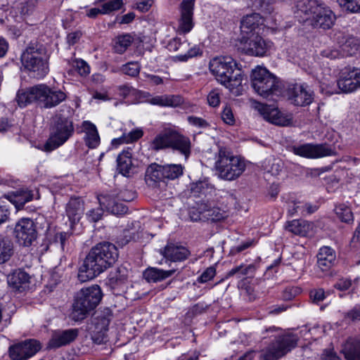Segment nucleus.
Here are the masks:
<instances>
[{
	"label": "nucleus",
	"instance_id": "f257e3e1",
	"mask_svg": "<svg viewBox=\"0 0 360 360\" xmlns=\"http://www.w3.org/2000/svg\"><path fill=\"white\" fill-rule=\"evenodd\" d=\"M294 14L299 22L314 28L329 29L335 21L332 10L318 0L298 1Z\"/></svg>",
	"mask_w": 360,
	"mask_h": 360
},
{
	"label": "nucleus",
	"instance_id": "f03ea898",
	"mask_svg": "<svg viewBox=\"0 0 360 360\" xmlns=\"http://www.w3.org/2000/svg\"><path fill=\"white\" fill-rule=\"evenodd\" d=\"M242 65L229 56L213 58L209 63V69L216 79L235 94L242 91L243 72Z\"/></svg>",
	"mask_w": 360,
	"mask_h": 360
},
{
	"label": "nucleus",
	"instance_id": "7ed1b4c3",
	"mask_svg": "<svg viewBox=\"0 0 360 360\" xmlns=\"http://www.w3.org/2000/svg\"><path fill=\"white\" fill-rule=\"evenodd\" d=\"M66 98L67 96L63 91L51 88L45 84H40L19 90L16 101L21 108L31 103H36L41 108H52L59 105Z\"/></svg>",
	"mask_w": 360,
	"mask_h": 360
},
{
	"label": "nucleus",
	"instance_id": "20e7f679",
	"mask_svg": "<svg viewBox=\"0 0 360 360\" xmlns=\"http://www.w3.org/2000/svg\"><path fill=\"white\" fill-rule=\"evenodd\" d=\"M21 63L31 77L41 79L49 72L46 48L37 41L27 45L21 55Z\"/></svg>",
	"mask_w": 360,
	"mask_h": 360
},
{
	"label": "nucleus",
	"instance_id": "39448f33",
	"mask_svg": "<svg viewBox=\"0 0 360 360\" xmlns=\"http://www.w3.org/2000/svg\"><path fill=\"white\" fill-rule=\"evenodd\" d=\"M103 293L98 285L81 289L75 296L70 318L75 321L84 320L101 302Z\"/></svg>",
	"mask_w": 360,
	"mask_h": 360
},
{
	"label": "nucleus",
	"instance_id": "423d86ee",
	"mask_svg": "<svg viewBox=\"0 0 360 360\" xmlns=\"http://www.w3.org/2000/svg\"><path fill=\"white\" fill-rule=\"evenodd\" d=\"M252 86L260 96L276 100L281 93V87L278 79L265 67L257 65L251 73Z\"/></svg>",
	"mask_w": 360,
	"mask_h": 360
},
{
	"label": "nucleus",
	"instance_id": "0eeeda50",
	"mask_svg": "<svg viewBox=\"0 0 360 360\" xmlns=\"http://www.w3.org/2000/svg\"><path fill=\"white\" fill-rule=\"evenodd\" d=\"M214 167L219 178L233 181L243 173L246 164L245 160L240 156L233 155L225 148H220L215 155Z\"/></svg>",
	"mask_w": 360,
	"mask_h": 360
},
{
	"label": "nucleus",
	"instance_id": "6e6552de",
	"mask_svg": "<svg viewBox=\"0 0 360 360\" xmlns=\"http://www.w3.org/2000/svg\"><path fill=\"white\" fill-rule=\"evenodd\" d=\"M75 131L71 118L61 113L53 117L51 134L44 147L46 151H51L63 145L73 134Z\"/></svg>",
	"mask_w": 360,
	"mask_h": 360
},
{
	"label": "nucleus",
	"instance_id": "1a4fd4ad",
	"mask_svg": "<svg viewBox=\"0 0 360 360\" xmlns=\"http://www.w3.org/2000/svg\"><path fill=\"white\" fill-rule=\"evenodd\" d=\"M298 334L286 333L281 336H274L269 343L261 350V360H278L295 347Z\"/></svg>",
	"mask_w": 360,
	"mask_h": 360
},
{
	"label": "nucleus",
	"instance_id": "9d476101",
	"mask_svg": "<svg viewBox=\"0 0 360 360\" xmlns=\"http://www.w3.org/2000/svg\"><path fill=\"white\" fill-rule=\"evenodd\" d=\"M359 46L358 39L338 32L335 36L334 45L323 49L321 54L330 59L352 56L357 53Z\"/></svg>",
	"mask_w": 360,
	"mask_h": 360
},
{
	"label": "nucleus",
	"instance_id": "9b49d317",
	"mask_svg": "<svg viewBox=\"0 0 360 360\" xmlns=\"http://www.w3.org/2000/svg\"><path fill=\"white\" fill-rule=\"evenodd\" d=\"M275 21L276 19H274L273 16L263 19L258 13L247 15L240 22L241 37H254L257 34H264L266 29L274 32L278 30Z\"/></svg>",
	"mask_w": 360,
	"mask_h": 360
},
{
	"label": "nucleus",
	"instance_id": "f8f14e48",
	"mask_svg": "<svg viewBox=\"0 0 360 360\" xmlns=\"http://www.w3.org/2000/svg\"><path fill=\"white\" fill-rule=\"evenodd\" d=\"M262 34L254 37L243 36L240 37V44L243 46L245 52L250 56L264 57L269 55L275 50L274 43L261 36Z\"/></svg>",
	"mask_w": 360,
	"mask_h": 360
},
{
	"label": "nucleus",
	"instance_id": "ddd939ff",
	"mask_svg": "<svg viewBox=\"0 0 360 360\" xmlns=\"http://www.w3.org/2000/svg\"><path fill=\"white\" fill-rule=\"evenodd\" d=\"M338 84L342 93L352 94L360 89V68L347 65L338 73Z\"/></svg>",
	"mask_w": 360,
	"mask_h": 360
},
{
	"label": "nucleus",
	"instance_id": "4468645a",
	"mask_svg": "<svg viewBox=\"0 0 360 360\" xmlns=\"http://www.w3.org/2000/svg\"><path fill=\"white\" fill-rule=\"evenodd\" d=\"M110 266L103 260L98 259L89 252L79 269L78 279L82 283L88 281L98 276Z\"/></svg>",
	"mask_w": 360,
	"mask_h": 360
},
{
	"label": "nucleus",
	"instance_id": "2eb2a0df",
	"mask_svg": "<svg viewBox=\"0 0 360 360\" xmlns=\"http://www.w3.org/2000/svg\"><path fill=\"white\" fill-rule=\"evenodd\" d=\"M255 109L262 117L274 124L278 126H288L292 121V115L290 113H283L274 105H269L257 103Z\"/></svg>",
	"mask_w": 360,
	"mask_h": 360
},
{
	"label": "nucleus",
	"instance_id": "dca6fc26",
	"mask_svg": "<svg viewBox=\"0 0 360 360\" xmlns=\"http://www.w3.org/2000/svg\"><path fill=\"white\" fill-rule=\"evenodd\" d=\"M189 216L192 221H217L227 217V213L219 207H211L206 203L198 205V207H193L189 211Z\"/></svg>",
	"mask_w": 360,
	"mask_h": 360
},
{
	"label": "nucleus",
	"instance_id": "f3484780",
	"mask_svg": "<svg viewBox=\"0 0 360 360\" xmlns=\"http://www.w3.org/2000/svg\"><path fill=\"white\" fill-rule=\"evenodd\" d=\"M18 243L23 246H30L37 239V231L34 221L29 218L20 219L14 230Z\"/></svg>",
	"mask_w": 360,
	"mask_h": 360
},
{
	"label": "nucleus",
	"instance_id": "a211bd4d",
	"mask_svg": "<svg viewBox=\"0 0 360 360\" xmlns=\"http://www.w3.org/2000/svg\"><path fill=\"white\" fill-rule=\"evenodd\" d=\"M194 2L195 0H184L181 4L180 17L176 27V32L179 34H188L193 28Z\"/></svg>",
	"mask_w": 360,
	"mask_h": 360
},
{
	"label": "nucleus",
	"instance_id": "6ab92c4d",
	"mask_svg": "<svg viewBox=\"0 0 360 360\" xmlns=\"http://www.w3.org/2000/svg\"><path fill=\"white\" fill-rule=\"evenodd\" d=\"M39 342L35 340H25L9 348V355L13 360H26L34 356L39 349Z\"/></svg>",
	"mask_w": 360,
	"mask_h": 360
},
{
	"label": "nucleus",
	"instance_id": "aec40b11",
	"mask_svg": "<svg viewBox=\"0 0 360 360\" xmlns=\"http://www.w3.org/2000/svg\"><path fill=\"white\" fill-rule=\"evenodd\" d=\"M293 153L303 158L316 159L333 155L332 149L325 144L304 143L293 147Z\"/></svg>",
	"mask_w": 360,
	"mask_h": 360
},
{
	"label": "nucleus",
	"instance_id": "412c9836",
	"mask_svg": "<svg viewBox=\"0 0 360 360\" xmlns=\"http://www.w3.org/2000/svg\"><path fill=\"white\" fill-rule=\"evenodd\" d=\"M288 98L295 105L306 106L312 103L314 94L305 84H297L289 91Z\"/></svg>",
	"mask_w": 360,
	"mask_h": 360
},
{
	"label": "nucleus",
	"instance_id": "4be33fe9",
	"mask_svg": "<svg viewBox=\"0 0 360 360\" xmlns=\"http://www.w3.org/2000/svg\"><path fill=\"white\" fill-rule=\"evenodd\" d=\"M89 252L98 259L103 260L109 266H112L116 262L119 255L116 246L108 242L97 244Z\"/></svg>",
	"mask_w": 360,
	"mask_h": 360
},
{
	"label": "nucleus",
	"instance_id": "5701e85b",
	"mask_svg": "<svg viewBox=\"0 0 360 360\" xmlns=\"http://www.w3.org/2000/svg\"><path fill=\"white\" fill-rule=\"evenodd\" d=\"M103 316H99L94 324V329L92 330L91 335L93 342L97 345L103 343L105 338L108 330V326L111 321L112 311L109 309H106Z\"/></svg>",
	"mask_w": 360,
	"mask_h": 360
},
{
	"label": "nucleus",
	"instance_id": "b1692460",
	"mask_svg": "<svg viewBox=\"0 0 360 360\" xmlns=\"http://www.w3.org/2000/svg\"><path fill=\"white\" fill-rule=\"evenodd\" d=\"M78 336V329L71 328L64 330H56L52 334L48 347L56 349L73 342Z\"/></svg>",
	"mask_w": 360,
	"mask_h": 360
},
{
	"label": "nucleus",
	"instance_id": "393cba45",
	"mask_svg": "<svg viewBox=\"0 0 360 360\" xmlns=\"http://www.w3.org/2000/svg\"><path fill=\"white\" fill-rule=\"evenodd\" d=\"M98 200L101 207L103 206L108 212L113 214H123L127 211V207L118 202L115 193L101 195L98 196Z\"/></svg>",
	"mask_w": 360,
	"mask_h": 360
},
{
	"label": "nucleus",
	"instance_id": "a878e982",
	"mask_svg": "<svg viewBox=\"0 0 360 360\" xmlns=\"http://www.w3.org/2000/svg\"><path fill=\"white\" fill-rule=\"evenodd\" d=\"M30 277L27 273L22 270H16L8 276L7 281L9 286L22 292L29 288Z\"/></svg>",
	"mask_w": 360,
	"mask_h": 360
},
{
	"label": "nucleus",
	"instance_id": "bb28decb",
	"mask_svg": "<svg viewBox=\"0 0 360 360\" xmlns=\"http://www.w3.org/2000/svg\"><path fill=\"white\" fill-rule=\"evenodd\" d=\"M162 255L165 259L172 262H181L188 258L190 251L184 246L169 244L165 247Z\"/></svg>",
	"mask_w": 360,
	"mask_h": 360
},
{
	"label": "nucleus",
	"instance_id": "cd10ccee",
	"mask_svg": "<svg viewBox=\"0 0 360 360\" xmlns=\"http://www.w3.org/2000/svg\"><path fill=\"white\" fill-rule=\"evenodd\" d=\"M340 352L347 360H360V338H349L342 344Z\"/></svg>",
	"mask_w": 360,
	"mask_h": 360
},
{
	"label": "nucleus",
	"instance_id": "c85d7f7f",
	"mask_svg": "<svg viewBox=\"0 0 360 360\" xmlns=\"http://www.w3.org/2000/svg\"><path fill=\"white\" fill-rule=\"evenodd\" d=\"M128 277V271L125 267H118L114 271H111L108 277V285L112 290L118 291L117 294L120 293V290L124 288L126 285Z\"/></svg>",
	"mask_w": 360,
	"mask_h": 360
},
{
	"label": "nucleus",
	"instance_id": "c756f323",
	"mask_svg": "<svg viewBox=\"0 0 360 360\" xmlns=\"http://www.w3.org/2000/svg\"><path fill=\"white\" fill-rule=\"evenodd\" d=\"M82 131L85 133L84 137L86 145L90 148H96L100 143V136L96 127L89 121L82 123Z\"/></svg>",
	"mask_w": 360,
	"mask_h": 360
},
{
	"label": "nucleus",
	"instance_id": "7c9ffc66",
	"mask_svg": "<svg viewBox=\"0 0 360 360\" xmlns=\"http://www.w3.org/2000/svg\"><path fill=\"white\" fill-rule=\"evenodd\" d=\"M334 250L328 246L320 248L317 255V264L322 271L328 270L334 264L335 260Z\"/></svg>",
	"mask_w": 360,
	"mask_h": 360
},
{
	"label": "nucleus",
	"instance_id": "2f4dec72",
	"mask_svg": "<svg viewBox=\"0 0 360 360\" xmlns=\"http://www.w3.org/2000/svg\"><path fill=\"white\" fill-rule=\"evenodd\" d=\"M178 134L179 133L172 124H162L159 133V149L169 148L175 139L174 137L177 136Z\"/></svg>",
	"mask_w": 360,
	"mask_h": 360
},
{
	"label": "nucleus",
	"instance_id": "473e14b6",
	"mask_svg": "<svg viewBox=\"0 0 360 360\" xmlns=\"http://www.w3.org/2000/svg\"><path fill=\"white\" fill-rule=\"evenodd\" d=\"M66 214L72 223L78 221L84 211V204L81 199L72 198L66 205Z\"/></svg>",
	"mask_w": 360,
	"mask_h": 360
},
{
	"label": "nucleus",
	"instance_id": "72a5a7b5",
	"mask_svg": "<svg viewBox=\"0 0 360 360\" xmlns=\"http://www.w3.org/2000/svg\"><path fill=\"white\" fill-rule=\"evenodd\" d=\"M314 224L305 220H292L288 221L285 228L288 231L300 236H306L312 231Z\"/></svg>",
	"mask_w": 360,
	"mask_h": 360
},
{
	"label": "nucleus",
	"instance_id": "f704fd0d",
	"mask_svg": "<svg viewBox=\"0 0 360 360\" xmlns=\"http://www.w3.org/2000/svg\"><path fill=\"white\" fill-rule=\"evenodd\" d=\"M117 169L123 176H128L132 173L131 153L127 150H123L117 158Z\"/></svg>",
	"mask_w": 360,
	"mask_h": 360
},
{
	"label": "nucleus",
	"instance_id": "c9c22d12",
	"mask_svg": "<svg viewBox=\"0 0 360 360\" xmlns=\"http://www.w3.org/2000/svg\"><path fill=\"white\" fill-rule=\"evenodd\" d=\"M69 237L70 234L67 232H59L53 236L50 234L46 249L55 251H63L66 241Z\"/></svg>",
	"mask_w": 360,
	"mask_h": 360
},
{
	"label": "nucleus",
	"instance_id": "e433bc0d",
	"mask_svg": "<svg viewBox=\"0 0 360 360\" xmlns=\"http://www.w3.org/2000/svg\"><path fill=\"white\" fill-rule=\"evenodd\" d=\"M174 139L169 148L179 151L187 160L191 154V143L190 139L180 134Z\"/></svg>",
	"mask_w": 360,
	"mask_h": 360
},
{
	"label": "nucleus",
	"instance_id": "4c0bfd02",
	"mask_svg": "<svg viewBox=\"0 0 360 360\" xmlns=\"http://www.w3.org/2000/svg\"><path fill=\"white\" fill-rule=\"evenodd\" d=\"M34 194L32 191L22 188L13 193L11 202L15 205L17 210H20L25 204L33 199Z\"/></svg>",
	"mask_w": 360,
	"mask_h": 360
},
{
	"label": "nucleus",
	"instance_id": "58836bf2",
	"mask_svg": "<svg viewBox=\"0 0 360 360\" xmlns=\"http://www.w3.org/2000/svg\"><path fill=\"white\" fill-rule=\"evenodd\" d=\"M13 254V243L10 237L0 234V264L8 261Z\"/></svg>",
	"mask_w": 360,
	"mask_h": 360
},
{
	"label": "nucleus",
	"instance_id": "ea45409f",
	"mask_svg": "<svg viewBox=\"0 0 360 360\" xmlns=\"http://www.w3.org/2000/svg\"><path fill=\"white\" fill-rule=\"evenodd\" d=\"M184 167L180 164L159 165V173L164 179L174 180L183 174Z\"/></svg>",
	"mask_w": 360,
	"mask_h": 360
},
{
	"label": "nucleus",
	"instance_id": "a19ab883",
	"mask_svg": "<svg viewBox=\"0 0 360 360\" xmlns=\"http://www.w3.org/2000/svg\"><path fill=\"white\" fill-rule=\"evenodd\" d=\"M144 180L148 187L152 189L157 188L158 165L156 163H152L146 168Z\"/></svg>",
	"mask_w": 360,
	"mask_h": 360
},
{
	"label": "nucleus",
	"instance_id": "79ce46f5",
	"mask_svg": "<svg viewBox=\"0 0 360 360\" xmlns=\"http://www.w3.org/2000/svg\"><path fill=\"white\" fill-rule=\"evenodd\" d=\"M320 88L322 93L326 95H332L334 94H340L342 91L339 87L338 77L335 81L324 78L321 81Z\"/></svg>",
	"mask_w": 360,
	"mask_h": 360
},
{
	"label": "nucleus",
	"instance_id": "37998d69",
	"mask_svg": "<svg viewBox=\"0 0 360 360\" xmlns=\"http://www.w3.org/2000/svg\"><path fill=\"white\" fill-rule=\"evenodd\" d=\"M262 167L266 172L276 176L282 169V162L278 159L270 158L264 161Z\"/></svg>",
	"mask_w": 360,
	"mask_h": 360
},
{
	"label": "nucleus",
	"instance_id": "c03bdc74",
	"mask_svg": "<svg viewBox=\"0 0 360 360\" xmlns=\"http://www.w3.org/2000/svg\"><path fill=\"white\" fill-rule=\"evenodd\" d=\"M335 212L336 216L343 222L349 223L354 219L350 207L345 203L336 205Z\"/></svg>",
	"mask_w": 360,
	"mask_h": 360
},
{
	"label": "nucleus",
	"instance_id": "a18cd8bd",
	"mask_svg": "<svg viewBox=\"0 0 360 360\" xmlns=\"http://www.w3.org/2000/svg\"><path fill=\"white\" fill-rule=\"evenodd\" d=\"M133 41L134 38L129 34H126L117 37L115 44L114 46L115 51L120 54L123 53L131 44Z\"/></svg>",
	"mask_w": 360,
	"mask_h": 360
},
{
	"label": "nucleus",
	"instance_id": "49530a36",
	"mask_svg": "<svg viewBox=\"0 0 360 360\" xmlns=\"http://www.w3.org/2000/svg\"><path fill=\"white\" fill-rule=\"evenodd\" d=\"M184 102L181 96L178 95H162L159 96V105L176 108Z\"/></svg>",
	"mask_w": 360,
	"mask_h": 360
},
{
	"label": "nucleus",
	"instance_id": "de8ad7c7",
	"mask_svg": "<svg viewBox=\"0 0 360 360\" xmlns=\"http://www.w3.org/2000/svg\"><path fill=\"white\" fill-rule=\"evenodd\" d=\"M143 132L141 129H135L131 130L127 134H124L118 139H114L112 143L117 142L118 143H129L136 141L143 136Z\"/></svg>",
	"mask_w": 360,
	"mask_h": 360
},
{
	"label": "nucleus",
	"instance_id": "09e8293b",
	"mask_svg": "<svg viewBox=\"0 0 360 360\" xmlns=\"http://www.w3.org/2000/svg\"><path fill=\"white\" fill-rule=\"evenodd\" d=\"M254 266L252 264H240L236 266L228 271L226 274V278H229L233 276L236 275L238 278H241L243 276L248 275L254 271Z\"/></svg>",
	"mask_w": 360,
	"mask_h": 360
},
{
	"label": "nucleus",
	"instance_id": "8fccbe9b",
	"mask_svg": "<svg viewBox=\"0 0 360 360\" xmlns=\"http://www.w3.org/2000/svg\"><path fill=\"white\" fill-rule=\"evenodd\" d=\"M143 236V233L142 231L137 232H131L129 230H126L124 231V236L122 238H120L117 241L120 245H125L129 241L134 240L137 241L141 239Z\"/></svg>",
	"mask_w": 360,
	"mask_h": 360
},
{
	"label": "nucleus",
	"instance_id": "3c124183",
	"mask_svg": "<svg viewBox=\"0 0 360 360\" xmlns=\"http://www.w3.org/2000/svg\"><path fill=\"white\" fill-rule=\"evenodd\" d=\"M338 2L351 13H360V0H338Z\"/></svg>",
	"mask_w": 360,
	"mask_h": 360
},
{
	"label": "nucleus",
	"instance_id": "603ef678",
	"mask_svg": "<svg viewBox=\"0 0 360 360\" xmlns=\"http://www.w3.org/2000/svg\"><path fill=\"white\" fill-rule=\"evenodd\" d=\"M284 202L287 204L288 212L290 215H294L300 210L299 202H297L294 195H288L283 198Z\"/></svg>",
	"mask_w": 360,
	"mask_h": 360
},
{
	"label": "nucleus",
	"instance_id": "864d4df0",
	"mask_svg": "<svg viewBox=\"0 0 360 360\" xmlns=\"http://www.w3.org/2000/svg\"><path fill=\"white\" fill-rule=\"evenodd\" d=\"M202 53L200 49L195 46L192 48H191L188 52L185 54H179L174 57L175 61H179V62H186L189 58H191L193 57H195L197 56H199Z\"/></svg>",
	"mask_w": 360,
	"mask_h": 360
},
{
	"label": "nucleus",
	"instance_id": "5fc2aeb1",
	"mask_svg": "<svg viewBox=\"0 0 360 360\" xmlns=\"http://www.w3.org/2000/svg\"><path fill=\"white\" fill-rule=\"evenodd\" d=\"M221 91L218 89H212L207 96V103L210 107L217 108L221 102Z\"/></svg>",
	"mask_w": 360,
	"mask_h": 360
},
{
	"label": "nucleus",
	"instance_id": "6e6d98bb",
	"mask_svg": "<svg viewBox=\"0 0 360 360\" xmlns=\"http://www.w3.org/2000/svg\"><path fill=\"white\" fill-rule=\"evenodd\" d=\"M72 65L77 70L81 76H86L90 72V68L84 60L75 59L72 60Z\"/></svg>",
	"mask_w": 360,
	"mask_h": 360
},
{
	"label": "nucleus",
	"instance_id": "4d7b16f0",
	"mask_svg": "<svg viewBox=\"0 0 360 360\" xmlns=\"http://www.w3.org/2000/svg\"><path fill=\"white\" fill-rule=\"evenodd\" d=\"M122 72L131 77H136L140 72V66L137 63L129 62L121 68Z\"/></svg>",
	"mask_w": 360,
	"mask_h": 360
},
{
	"label": "nucleus",
	"instance_id": "13d9d810",
	"mask_svg": "<svg viewBox=\"0 0 360 360\" xmlns=\"http://www.w3.org/2000/svg\"><path fill=\"white\" fill-rule=\"evenodd\" d=\"M210 189L209 184L206 181H199L193 184L191 186V192L195 195H200V194H206Z\"/></svg>",
	"mask_w": 360,
	"mask_h": 360
},
{
	"label": "nucleus",
	"instance_id": "bf43d9fd",
	"mask_svg": "<svg viewBox=\"0 0 360 360\" xmlns=\"http://www.w3.org/2000/svg\"><path fill=\"white\" fill-rule=\"evenodd\" d=\"M123 4L122 0H111L102 4L103 13L108 14L112 11L119 10Z\"/></svg>",
	"mask_w": 360,
	"mask_h": 360
},
{
	"label": "nucleus",
	"instance_id": "052dcab7",
	"mask_svg": "<svg viewBox=\"0 0 360 360\" xmlns=\"http://www.w3.org/2000/svg\"><path fill=\"white\" fill-rule=\"evenodd\" d=\"M115 197L118 200L131 202L136 198V193L131 190L124 189L115 193Z\"/></svg>",
	"mask_w": 360,
	"mask_h": 360
},
{
	"label": "nucleus",
	"instance_id": "680f3d73",
	"mask_svg": "<svg viewBox=\"0 0 360 360\" xmlns=\"http://www.w3.org/2000/svg\"><path fill=\"white\" fill-rule=\"evenodd\" d=\"M216 275V269L214 266L207 268L201 275L198 278V281L201 283H207L211 281Z\"/></svg>",
	"mask_w": 360,
	"mask_h": 360
},
{
	"label": "nucleus",
	"instance_id": "e2e57ef3",
	"mask_svg": "<svg viewBox=\"0 0 360 360\" xmlns=\"http://www.w3.org/2000/svg\"><path fill=\"white\" fill-rule=\"evenodd\" d=\"M321 358L323 360H340V356L332 345L323 350Z\"/></svg>",
	"mask_w": 360,
	"mask_h": 360
},
{
	"label": "nucleus",
	"instance_id": "0e129e2a",
	"mask_svg": "<svg viewBox=\"0 0 360 360\" xmlns=\"http://www.w3.org/2000/svg\"><path fill=\"white\" fill-rule=\"evenodd\" d=\"M319 330H321V328L319 327L308 328L307 326H304L299 331V335L303 337L304 340H309L311 338H316L315 336Z\"/></svg>",
	"mask_w": 360,
	"mask_h": 360
},
{
	"label": "nucleus",
	"instance_id": "69168bd1",
	"mask_svg": "<svg viewBox=\"0 0 360 360\" xmlns=\"http://www.w3.org/2000/svg\"><path fill=\"white\" fill-rule=\"evenodd\" d=\"M10 203L0 199V224L7 221L10 215Z\"/></svg>",
	"mask_w": 360,
	"mask_h": 360
},
{
	"label": "nucleus",
	"instance_id": "338daca9",
	"mask_svg": "<svg viewBox=\"0 0 360 360\" xmlns=\"http://www.w3.org/2000/svg\"><path fill=\"white\" fill-rule=\"evenodd\" d=\"M221 119L226 124L233 125L235 123V117L230 106H224L221 112Z\"/></svg>",
	"mask_w": 360,
	"mask_h": 360
},
{
	"label": "nucleus",
	"instance_id": "774afa93",
	"mask_svg": "<svg viewBox=\"0 0 360 360\" xmlns=\"http://www.w3.org/2000/svg\"><path fill=\"white\" fill-rule=\"evenodd\" d=\"M143 276L148 283H156L158 281V269L149 267L144 271Z\"/></svg>",
	"mask_w": 360,
	"mask_h": 360
}]
</instances>
